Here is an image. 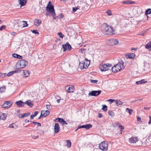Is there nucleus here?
Segmentation results:
<instances>
[{"mask_svg":"<svg viewBox=\"0 0 151 151\" xmlns=\"http://www.w3.org/2000/svg\"><path fill=\"white\" fill-rule=\"evenodd\" d=\"M28 64L27 61L23 59H21L18 61L16 64V68L14 67L15 69H19L24 68Z\"/></svg>","mask_w":151,"mask_h":151,"instance_id":"nucleus-1","label":"nucleus"},{"mask_svg":"<svg viewBox=\"0 0 151 151\" xmlns=\"http://www.w3.org/2000/svg\"><path fill=\"white\" fill-rule=\"evenodd\" d=\"M104 31L106 32V35H113L114 31L112 27L106 23L104 24Z\"/></svg>","mask_w":151,"mask_h":151,"instance_id":"nucleus-2","label":"nucleus"},{"mask_svg":"<svg viewBox=\"0 0 151 151\" xmlns=\"http://www.w3.org/2000/svg\"><path fill=\"white\" fill-rule=\"evenodd\" d=\"M46 9L47 11L50 13L52 14H53L54 16L55 14V10L54 7V6L52 4L50 1H49Z\"/></svg>","mask_w":151,"mask_h":151,"instance_id":"nucleus-3","label":"nucleus"},{"mask_svg":"<svg viewBox=\"0 0 151 151\" xmlns=\"http://www.w3.org/2000/svg\"><path fill=\"white\" fill-rule=\"evenodd\" d=\"M133 146H140L142 145V142L137 137H133Z\"/></svg>","mask_w":151,"mask_h":151,"instance_id":"nucleus-4","label":"nucleus"},{"mask_svg":"<svg viewBox=\"0 0 151 151\" xmlns=\"http://www.w3.org/2000/svg\"><path fill=\"white\" fill-rule=\"evenodd\" d=\"M108 143L107 142H103L99 145V149L103 151H106L108 149Z\"/></svg>","mask_w":151,"mask_h":151,"instance_id":"nucleus-5","label":"nucleus"},{"mask_svg":"<svg viewBox=\"0 0 151 151\" xmlns=\"http://www.w3.org/2000/svg\"><path fill=\"white\" fill-rule=\"evenodd\" d=\"M112 66V65L111 64L106 63L104 64L101 66L99 68L101 71H106L109 70V68H111Z\"/></svg>","mask_w":151,"mask_h":151,"instance_id":"nucleus-6","label":"nucleus"},{"mask_svg":"<svg viewBox=\"0 0 151 151\" xmlns=\"http://www.w3.org/2000/svg\"><path fill=\"white\" fill-rule=\"evenodd\" d=\"M133 12L134 14L137 16L142 13V11L138 6H134Z\"/></svg>","mask_w":151,"mask_h":151,"instance_id":"nucleus-7","label":"nucleus"},{"mask_svg":"<svg viewBox=\"0 0 151 151\" xmlns=\"http://www.w3.org/2000/svg\"><path fill=\"white\" fill-rule=\"evenodd\" d=\"M62 48L63 51L65 52L66 50L70 51L71 50L72 47L68 42H67L65 44L63 45Z\"/></svg>","mask_w":151,"mask_h":151,"instance_id":"nucleus-8","label":"nucleus"},{"mask_svg":"<svg viewBox=\"0 0 151 151\" xmlns=\"http://www.w3.org/2000/svg\"><path fill=\"white\" fill-rule=\"evenodd\" d=\"M13 102L10 101H5L1 105V107L3 108H9L12 105Z\"/></svg>","mask_w":151,"mask_h":151,"instance_id":"nucleus-9","label":"nucleus"},{"mask_svg":"<svg viewBox=\"0 0 151 151\" xmlns=\"http://www.w3.org/2000/svg\"><path fill=\"white\" fill-rule=\"evenodd\" d=\"M101 91L100 90L92 91L89 92L88 93L89 96H96L99 95L101 93Z\"/></svg>","mask_w":151,"mask_h":151,"instance_id":"nucleus-10","label":"nucleus"},{"mask_svg":"<svg viewBox=\"0 0 151 151\" xmlns=\"http://www.w3.org/2000/svg\"><path fill=\"white\" fill-rule=\"evenodd\" d=\"M92 125L90 124L83 125L81 126H80L78 127V128L75 131H76L78 129L81 128H85L86 129H88L90 128H92Z\"/></svg>","mask_w":151,"mask_h":151,"instance_id":"nucleus-11","label":"nucleus"},{"mask_svg":"<svg viewBox=\"0 0 151 151\" xmlns=\"http://www.w3.org/2000/svg\"><path fill=\"white\" fill-rule=\"evenodd\" d=\"M120 67V66H119L118 64H116L111 68L112 72L116 73L120 71L121 70V68Z\"/></svg>","mask_w":151,"mask_h":151,"instance_id":"nucleus-12","label":"nucleus"},{"mask_svg":"<svg viewBox=\"0 0 151 151\" xmlns=\"http://www.w3.org/2000/svg\"><path fill=\"white\" fill-rule=\"evenodd\" d=\"M74 86H68L65 87V89L68 93L73 92L74 90Z\"/></svg>","mask_w":151,"mask_h":151,"instance_id":"nucleus-13","label":"nucleus"},{"mask_svg":"<svg viewBox=\"0 0 151 151\" xmlns=\"http://www.w3.org/2000/svg\"><path fill=\"white\" fill-rule=\"evenodd\" d=\"M150 68V65L147 63L146 61L144 62V65L143 69L144 71H147L149 70Z\"/></svg>","mask_w":151,"mask_h":151,"instance_id":"nucleus-14","label":"nucleus"},{"mask_svg":"<svg viewBox=\"0 0 151 151\" xmlns=\"http://www.w3.org/2000/svg\"><path fill=\"white\" fill-rule=\"evenodd\" d=\"M56 120H57L59 122L61 123L63 125L65 124H68L62 118L58 117L55 120V122H56Z\"/></svg>","mask_w":151,"mask_h":151,"instance_id":"nucleus-15","label":"nucleus"},{"mask_svg":"<svg viewBox=\"0 0 151 151\" xmlns=\"http://www.w3.org/2000/svg\"><path fill=\"white\" fill-rule=\"evenodd\" d=\"M89 65V63L88 64V63H86V64H84L83 63H79V67L80 68L81 70H83L84 68H87Z\"/></svg>","mask_w":151,"mask_h":151,"instance_id":"nucleus-16","label":"nucleus"},{"mask_svg":"<svg viewBox=\"0 0 151 151\" xmlns=\"http://www.w3.org/2000/svg\"><path fill=\"white\" fill-rule=\"evenodd\" d=\"M60 127L58 124L56 123L55 124L54 127V129L55 133H58L60 130Z\"/></svg>","mask_w":151,"mask_h":151,"instance_id":"nucleus-17","label":"nucleus"},{"mask_svg":"<svg viewBox=\"0 0 151 151\" xmlns=\"http://www.w3.org/2000/svg\"><path fill=\"white\" fill-rule=\"evenodd\" d=\"M27 0H19L18 2L20 5V7L24 6L27 3Z\"/></svg>","mask_w":151,"mask_h":151,"instance_id":"nucleus-18","label":"nucleus"},{"mask_svg":"<svg viewBox=\"0 0 151 151\" xmlns=\"http://www.w3.org/2000/svg\"><path fill=\"white\" fill-rule=\"evenodd\" d=\"M110 41L112 42V44L111 45H117L119 43V41L117 39H112L110 40Z\"/></svg>","mask_w":151,"mask_h":151,"instance_id":"nucleus-19","label":"nucleus"},{"mask_svg":"<svg viewBox=\"0 0 151 151\" xmlns=\"http://www.w3.org/2000/svg\"><path fill=\"white\" fill-rule=\"evenodd\" d=\"M24 102H23L21 100H19L16 102L15 103L18 107H21L24 106Z\"/></svg>","mask_w":151,"mask_h":151,"instance_id":"nucleus-20","label":"nucleus"},{"mask_svg":"<svg viewBox=\"0 0 151 151\" xmlns=\"http://www.w3.org/2000/svg\"><path fill=\"white\" fill-rule=\"evenodd\" d=\"M30 114V113L29 112L25 113L24 114H21L20 116V115H19L18 117L19 118H23L25 117L29 116Z\"/></svg>","mask_w":151,"mask_h":151,"instance_id":"nucleus-21","label":"nucleus"},{"mask_svg":"<svg viewBox=\"0 0 151 151\" xmlns=\"http://www.w3.org/2000/svg\"><path fill=\"white\" fill-rule=\"evenodd\" d=\"M12 56L14 58H16L19 59H22L23 58V57L22 56L16 53H14L12 54Z\"/></svg>","mask_w":151,"mask_h":151,"instance_id":"nucleus-22","label":"nucleus"},{"mask_svg":"<svg viewBox=\"0 0 151 151\" xmlns=\"http://www.w3.org/2000/svg\"><path fill=\"white\" fill-rule=\"evenodd\" d=\"M24 105L25 104H26L29 106H30L31 105H33V104L32 103V101L30 100H29L25 102H24Z\"/></svg>","mask_w":151,"mask_h":151,"instance_id":"nucleus-23","label":"nucleus"},{"mask_svg":"<svg viewBox=\"0 0 151 151\" xmlns=\"http://www.w3.org/2000/svg\"><path fill=\"white\" fill-rule=\"evenodd\" d=\"M34 23L35 25L37 26V24H38V26H39L41 23L42 21L40 19H35Z\"/></svg>","mask_w":151,"mask_h":151,"instance_id":"nucleus-24","label":"nucleus"},{"mask_svg":"<svg viewBox=\"0 0 151 151\" xmlns=\"http://www.w3.org/2000/svg\"><path fill=\"white\" fill-rule=\"evenodd\" d=\"M124 62L122 60L119 61L118 63L117 64L119 65V66H120V68H121V70L122 68H124Z\"/></svg>","mask_w":151,"mask_h":151,"instance_id":"nucleus-25","label":"nucleus"},{"mask_svg":"<svg viewBox=\"0 0 151 151\" xmlns=\"http://www.w3.org/2000/svg\"><path fill=\"white\" fill-rule=\"evenodd\" d=\"M23 73H24V75L25 76V77H28L30 74L29 71L28 70H23Z\"/></svg>","mask_w":151,"mask_h":151,"instance_id":"nucleus-26","label":"nucleus"},{"mask_svg":"<svg viewBox=\"0 0 151 151\" xmlns=\"http://www.w3.org/2000/svg\"><path fill=\"white\" fill-rule=\"evenodd\" d=\"M132 53H129L127 54H125V55L127 59L132 58Z\"/></svg>","mask_w":151,"mask_h":151,"instance_id":"nucleus-27","label":"nucleus"},{"mask_svg":"<svg viewBox=\"0 0 151 151\" xmlns=\"http://www.w3.org/2000/svg\"><path fill=\"white\" fill-rule=\"evenodd\" d=\"M146 81H145V79H142L140 81H137L136 82V84H141L147 82Z\"/></svg>","mask_w":151,"mask_h":151,"instance_id":"nucleus-28","label":"nucleus"},{"mask_svg":"<svg viewBox=\"0 0 151 151\" xmlns=\"http://www.w3.org/2000/svg\"><path fill=\"white\" fill-rule=\"evenodd\" d=\"M120 29H121V27L120 26H119L116 28L115 29H114V30L116 32V33H120L121 32V31H120Z\"/></svg>","mask_w":151,"mask_h":151,"instance_id":"nucleus-29","label":"nucleus"},{"mask_svg":"<svg viewBox=\"0 0 151 151\" xmlns=\"http://www.w3.org/2000/svg\"><path fill=\"white\" fill-rule=\"evenodd\" d=\"M50 113V111L48 110H47L46 111H44V112H43V115L45 117L46 116H47L49 115V114Z\"/></svg>","mask_w":151,"mask_h":151,"instance_id":"nucleus-30","label":"nucleus"},{"mask_svg":"<svg viewBox=\"0 0 151 151\" xmlns=\"http://www.w3.org/2000/svg\"><path fill=\"white\" fill-rule=\"evenodd\" d=\"M122 3L125 4H132V1L127 0L123 1Z\"/></svg>","mask_w":151,"mask_h":151,"instance_id":"nucleus-31","label":"nucleus"},{"mask_svg":"<svg viewBox=\"0 0 151 151\" xmlns=\"http://www.w3.org/2000/svg\"><path fill=\"white\" fill-rule=\"evenodd\" d=\"M150 14H151V9L149 8L147 9L145 12V15H147Z\"/></svg>","mask_w":151,"mask_h":151,"instance_id":"nucleus-32","label":"nucleus"},{"mask_svg":"<svg viewBox=\"0 0 151 151\" xmlns=\"http://www.w3.org/2000/svg\"><path fill=\"white\" fill-rule=\"evenodd\" d=\"M145 48L147 49L151 48V42L148 43L145 45Z\"/></svg>","mask_w":151,"mask_h":151,"instance_id":"nucleus-33","label":"nucleus"},{"mask_svg":"<svg viewBox=\"0 0 151 151\" xmlns=\"http://www.w3.org/2000/svg\"><path fill=\"white\" fill-rule=\"evenodd\" d=\"M115 103L118 106L120 105H122L123 103L121 102L120 100H116L115 101Z\"/></svg>","mask_w":151,"mask_h":151,"instance_id":"nucleus-34","label":"nucleus"},{"mask_svg":"<svg viewBox=\"0 0 151 151\" xmlns=\"http://www.w3.org/2000/svg\"><path fill=\"white\" fill-rule=\"evenodd\" d=\"M38 114L37 111H35L34 112V114L33 115H31L30 116V118L31 119H33L34 117H35L37 116Z\"/></svg>","mask_w":151,"mask_h":151,"instance_id":"nucleus-35","label":"nucleus"},{"mask_svg":"<svg viewBox=\"0 0 151 151\" xmlns=\"http://www.w3.org/2000/svg\"><path fill=\"white\" fill-rule=\"evenodd\" d=\"M80 8V6H78L77 7H75L73 8V12H76L77 10L79 9Z\"/></svg>","mask_w":151,"mask_h":151,"instance_id":"nucleus-36","label":"nucleus"},{"mask_svg":"<svg viewBox=\"0 0 151 151\" xmlns=\"http://www.w3.org/2000/svg\"><path fill=\"white\" fill-rule=\"evenodd\" d=\"M109 114L111 117L114 116V113L113 111H109L108 112Z\"/></svg>","mask_w":151,"mask_h":151,"instance_id":"nucleus-37","label":"nucleus"},{"mask_svg":"<svg viewBox=\"0 0 151 151\" xmlns=\"http://www.w3.org/2000/svg\"><path fill=\"white\" fill-rule=\"evenodd\" d=\"M67 141V145L66 146L69 147H70L71 146V144L70 141L69 140H66Z\"/></svg>","mask_w":151,"mask_h":151,"instance_id":"nucleus-38","label":"nucleus"},{"mask_svg":"<svg viewBox=\"0 0 151 151\" xmlns=\"http://www.w3.org/2000/svg\"><path fill=\"white\" fill-rule=\"evenodd\" d=\"M118 127L120 128L121 132L120 134H122L123 129H124V127L123 126L120 125H119Z\"/></svg>","mask_w":151,"mask_h":151,"instance_id":"nucleus-39","label":"nucleus"},{"mask_svg":"<svg viewBox=\"0 0 151 151\" xmlns=\"http://www.w3.org/2000/svg\"><path fill=\"white\" fill-rule=\"evenodd\" d=\"M6 87L5 86L1 87L0 88V91L2 93L4 92L6 90Z\"/></svg>","mask_w":151,"mask_h":151,"instance_id":"nucleus-40","label":"nucleus"},{"mask_svg":"<svg viewBox=\"0 0 151 151\" xmlns=\"http://www.w3.org/2000/svg\"><path fill=\"white\" fill-rule=\"evenodd\" d=\"M126 111L129 113V114L131 115L132 112V110L131 109H129L128 108H127L126 109Z\"/></svg>","mask_w":151,"mask_h":151,"instance_id":"nucleus-41","label":"nucleus"},{"mask_svg":"<svg viewBox=\"0 0 151 151\" xmlns=\"http://www.w3.org/2000/svg\"><path fill=\"white\" fill-rule=\"evenodd\" d=\"M3 117L2 118H1V115L0 116V119H1L3 120H5L6 119V114L3 113Z\"/></svg>","mask_w":151,"mask_h":151,"instance_id":"nucleus-42","label":"nucleus"},{"mask_svg":"<svg viewBox=\"0 0 151 151\" xmlns=\"http://www.w3.org/2000/svg\"><path fill=\"white\" fill-rule=\"evenodd\" d=\"M31 123L35 125H36V124H37V125L38 127H40L41 126V124L40 123L32 121L31 122Z\"/></svg>","mask_w":151,"mask_h":151,"instance_id":"nucleus-43","label":"nucleus"},{"mask_svg":"<svg viewBox=\"0 0 151 151\" xmlns=\"http://www.w3.org/2000/svg\"><path fill=\"white\" fill-rule=\"evenodd\" d=\"M102 109L104 111H106L107 110V106L105 105L102 106Z\"/></svg>","mask_w":151,"mask_h":151,"instance_id":"nucleus-44","label":"nucleus"},{"mask_svg":"<svg viewBox=\"0 0 151 151\" xmlns=\"http://www.w3.org/2000/svg\"><path fill=\"white\" fill-rule=\"evenodd\" d=\"M46 107L47 109L48 110H50L52 108V106L50 104L47 105Z\"/></svg>","mask_w":151,"mask_h":151,"instance_id":"nucleus-45","label":"nucleus"},{"mask_svg":"<svg viewBox=\"0 0 151 151\" xmlns=\"http://www.w3.org/2000/svg\"><path fill=\"white\" fill-rule=\"evenodd\" d=\"M44 112V110H42L41 111V114H40V116L39 117V118H38V119H40L42 118L44 116L43 115V113H42V112Z\"/></svg>","mask_w":151,"mask_h":151,"instance_id":"nucleus-46","label":"nucleus"},{"mask_svg":"<svg viewBox=\"0 0 151 151\" xmlns=\"http://www.w3.org/2000/svg\"><path fill=\"white\" fill-rule=\"evenodd\" d=\"M58 34L59 36V37L61 38H63L64 36V35L61 32L58 33Z\"/></svg>","mask_w":151,"mask_h":151,"instance_id":"nucleus-47","label":"nucleus"},{"mask_svg":"<svg viewBox=\"0 0 151 151\" xmlns=\"http://www.w3.org/2000/svg\"><path fill=\"white\" fill-rule=\"evenodd\" d=\"M106 13L109 16H111L112 15V14L111 13V10H108Z\"/></svg>","mask_w":151,"mask_h":151,"instance_id":"nucleus-48","label":"nucleus"},{"mask_svg":"<svg viewBox=\"0 0 151 151\" xmlns=\"http://www.w3.org/2000/svg\"><path fill=\"white\" fill-rule=\"evenodd\" d=\"M56 14H55L54 16L53 14H52V15L53 17V19H57L59 18V17L58 16H55Z\"/></svg>","mask_w":151,"mask_h":151,"instance_id":"nucleus-49","label":"nucleus"},{"mask_svg":"<svg viewBox=\"0 0 151 151\" xmlns=\"http://www.w3.org/2000/svg\"><path fill=\"white\" fill-rule=\"evenodd\" d=\"M14 74V73H13V71H10L7 74V75L8 76H9L12 75Z\"/></svg>","mask_w":151,"mask_h":151,"instance_id":"nucleus-50","label":"nucleus"},{"mask_svg":"<svg viewBox=\"0 0 151 151\" xmlns=\"http://www.w3.org/2000/svg\"><path fill=\"white\" fill-rule=\"evenodd\" d=\"M23 22L25 23V24H24L23 25V27H25L28 26V24H27V22L23 21Z\"/></svg>","mask_w":151,"mask_h":151,"instance_id":"nucleus-51","label":"nucleus"},{"mask_svg":"<svg viewBox=\"0 0 151 151\" xmlns=\"http://www.w3.org/2000/svg\"><path fill=\"white\" fill-rule=\"evenodd\" d=\"M32 32V33H34L35 34H39V32L36 30H33L31 31Z\"/></svg>","mask_w":151,"mask_h":151,"instance_id":"nucleus-52","label":"nucleus"},{"mask_svg":"<svg viewBox=\"0 0 151 151\" xmlns=\"http://www.w3.org/2000/svg\"><path fill=\"white\" fill-rule=\"evenodd\" d=\"M6 28V26L5 25H2L0 27V30L2 31L4 29H5Z\"/></svg>","mask_w":151,"mask_h":151,"instance_id":"nucleus-53","label":"nucleus"},{"mask_svg":"<svg viewBox=\"0 0 151 151\" xmlns=\"http://www.w3.org/2000/svg\"><path fill=\"white\" fill-rule=\"evenodd\" d=\"M98 81L96 80H91V83H97Z\"/></svg>","mask_w":151,"mask_h":151,"instance_id":"nucleus-54","label":"nucleus"},{"mask_svg":"<svg viewBox=\"0 0 151 151\" xmlns=\"http://www.w3.org/2000/svg\"><path fill=\"white\" fill-rule=\"evenodd\" d=\"M64 15H63L62 14H60V15H59V19H62L64 18Z\"/></svg>","mask_w":151,"mask_h":151,"instance_id":"nucleus-55","label":"nucleus"},{"mask_svg":"<svg viewBox=\"0 0 151 151\" xmlns=\"http://www.w3.org/2000/svg\"><path fill=\"white\" fill-rule=\"evenodd\" d=\"M18 70L13 71V73H18L20 72H21V70H19V69H18Z\"/></svg>","mask_w":151,"mask_h":151,"instance_id":"nucleus-56","label":"nucleus"},{"mask_svg":"<svg viewBox=\"0 0 151 151\" xmlns=\"http://www.w3.org/2000/svg\"><path fill=\"white\" fill-rule=\"evenodd\" d=\"M39 132L41 134H43L44 133V131H43L42 130H40L39 131Z\"/></svg>","mask_w":151,"mask_h":151,"instance_id":"nucleus-57","label":"nucleus"},{"mask_svg":"<svg viewBox=\"0 0 151 151\" xmlns=\"http://www.w3.org/2000/svg\"><path fill=\"white\" fill-rule=\"evenodd\" d=\"M137 121L139 122H142L141 118L140 117H137Z\"/></svg>","mask_w":151,"mask_h":151,"instance_id":"nucleus-58","label":"nucleus"},{"mask_svg":"<svg viewBox=\"0 0 151 151\" xmlns=\"http://www.w3.org/2000/svg\"><path fill=\"white\" fill-rule=\"evenodd\" d=\"M86 49L84 48H81L80 49V50L82 53H83L86 51Z\"/></svg>","mask_w":151,"mask_h":151,"instance_id":"nucleus-59","label":"nucleus"},{"mask_svg":"<svg viewBox=\"0 0 151 151\" xmlns=\"http://www.w3.org/2000/svg\"><path fill=\"white\" fill-rule=\"evenodd\" d=\"M108 101H109L111 102V103L113 102L114 101H115V100L113 99H109Z\"/></svg>","mask_w":151,"mask_h":151,"instance_id":"nucleus-60","label":"nucleus"},{"mask_svg":"<svg viewBox=\"0 0 151 151\" xmlns=\"http://www.w3.org/2000/svg\"><path fill=\"white\" fill-rule=\"evenodd\" d=\"M14 124V123H12L11 124H10L9 126V128H14V127L13 126V125Z\"/></svg>","mask_w":151,"mask_h":151,"instance_id":"nucleus-61","label":"nucleus"},{"mask_svg":"<svg viewBox=\"0 0 151 151\" xmlns=\"http://www.w3.org/2000/svg\"><path fill=\"white\" fill-rule=\"evenodd\" d=\"M98 117L99 118H101L102 116V114L100 113H98Z\"/></svg>","mask_w":151,"mask_h":151,"instance_id":"nucleus-62","label":"nucleus"},{"mask_svg":"<svg viewBox=\"0 0 151 151\" xmlns=\"http://www.w3.org/2000/svg\"><path fill=\"white\" fill-rule=\"evenodd\" d=\"M38 137H39L38 136H32V138L34 139H37Z\"/></svg>","mask_w":151,"mask_h":151,"instance_id":"nucleus-63","label":"nucleus"},{"mask_svg":"<svg viewBox=\"0 0 151 151\" xmlns=\"http://www.w3.org/2000/svg\"><path fill=\"white\" fill-rule=\"evenodd\" d=\"M149 124H151V116H150V120H149Z\"/></svg>","mask_w":151,"mask_h":151,"instance_id":"nucleus-64","label":"nucleus"}]
</instances>
